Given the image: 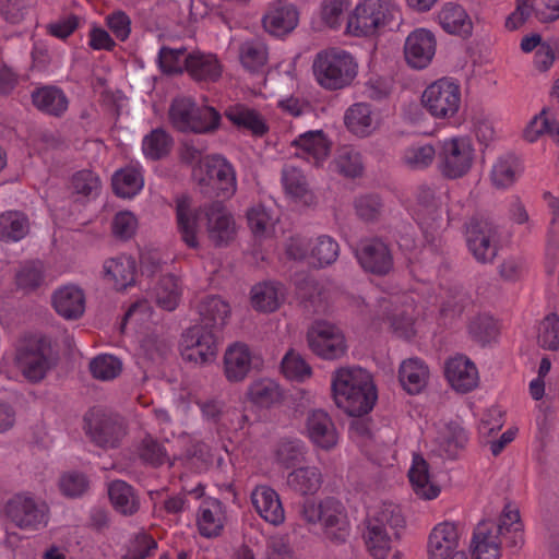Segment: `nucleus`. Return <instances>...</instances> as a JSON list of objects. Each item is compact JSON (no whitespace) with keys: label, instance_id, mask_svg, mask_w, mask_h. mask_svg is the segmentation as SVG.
I'll list each match as a JSON object with an SVG mask.
<instances>
[{"label":"nucleus","instance_id":"obj_1","mask_svg":"<svg viewBox=\"0 0 559 559\" xmlns=\"http://www.w3.org/2000/svg\"><path fill=\"white\" fill-rule=\"evenodd\" d=\"M207 219V235L210 240L217 245H225L230 241L235 234V222L222 204H214L210 212L203 213L192 205L187 197L177 200L176 218L177 228L181 240L192 249L200 245L202 222Z\"/></svg>","mask_w":559,"mask_h":559},{"label":"nucleus","instance_id":"obj_2","mask_svg":"<svg viewBox=\"0 0 559 559\" xmlns=\"http://www.w3.org/2000/svg\"><path fill=\"white\" fill-rule=\"evenodd\" d=\"M332 394L337 407L350 416L369 413L378 399L373 378L360 367H342L332 376Z\"/></svg>","mask_w":559,"mask_h":559},{"label":"nucleus","instance_id":"obj_3","mask_svg":"<svg viewBox=\"0 0 559 559\" xmlns=\"http://www.w3.org/2000/svg\"><path fill=\"white\" fill-rule=\"evenodd\" d=\"M401 22L402 10L394 0H360L347 16L346 33L373 38L393 31Z\"/></svg>","mask_w":559,"mask_h":559},{"label":"nucleus","instance_id":"obj_4","mask_svg":"<svg viewBox=\"0 0 559 559\" xmlns=\"http://www.w3.org/2000/svg\"><path fill=\"white\" fill-rule=\"evenodd\" d=\"M312 71L322 88L338 91L354 83L359 66L350 52L341 48H329L316 55Z\"/></svg>","mask_w":559,"mask_h":559},{"label":"nucleus","instance_id":"obj_5","mask_svg":"<svg viewBox=\"0 0 559 559\" xmlns=\"http://www.w3.org/2000/svg\"><path fill=\"white\" fill-rule=\"evenodd\" d=\"M419 100L433 120L452 123L459 120L463 107L462 86L452 78H441L424 88Z\"/></svg>","mask_w":559,"mask_h":559},{"label":"nucleus","instance_id":"obj_6","mask_svg":"<svg viewBox=\"0 0 559 559\" xmlns=\"http://www.w3.org/2000/svg\"><path fill=\"white\" fill-rule=\"evenodd\" d=\"M476 147L467 134H452L438 141L439 174L449 180L466 177L476 162Z\"/></svg>","mask_w":559,"mask_h":559},{"label":"nucleus","instance_id":"obj_7","mask_svg":"<svg viewBox=\"0 0 559 559\" xmlns=\"http://www.w3.org/2000/svg\"><path fill=\"white\" fill-rule=\"evenodd\" d=\"M302 518L310 524H321L328 538L343 542L349 535V522L342 503L328 498L320 502L307 500L304 503Z\"/></svg>","mask_w":559,"mask_h":559},{"label":"nucleus","instance_id":"obj_8","mask_svg":"<svg viewBox=\"0 0 559 559\" xmlns=\"http://www.w3.org/2000/svg\"><path fill=\"white\" fill-rule=\"evenodd\" d=\"M192 176L202 187L216 191L223 199L236 191V176L231 165L222 156H205L193 167Z\"/></svg>","mask_w":559,"mask_h":559},{"label":"nucleus","instance_id":"obj_9","mask_svg":"<svg viewBox=\"0 0 559 559\" xmlns=\"http://www.w3.org/2000/svg\"><path fill=\"white\" fill-rule=\"evenodd\" d=\"M173 126L181 131L209 132L218 127L219 114L212 107H197L190 98H177L169 109Z\"/></svg>","mask_w":559,"mask_h":559},{"label":"nucleus","instance_id":"obj_10","mask_svg":"<svg viewBox=\"0 0 559 559\" xmlns=\"http://www.w3.org/2000/svg\"><path fill=\"white\" fill-rule=\"evenodd\" d=\"M396 532L393 516L383 511L379 516L370 518L364 533L365 546L373 559H403V554L394 548Z\"/></svg>","mask_w":559,"mask_h":559},{"label":"nucleus","instance_id":"obj_11","mask_svg":"<svg viewBox=\"0 0 559 559\" xmlns=\"http://www.w3.org/2000/svg\"><path fill=\"white\" fill-rule=\"evenodd\" d=\"M4 514L15 526L25 531H38L49 522L48 506L27 492L9 499L4 506Z\"/></svg>","mask_w":559,"mask_h":559},{"label":"nucleus","instance_id":"obj_12","mask_svg":"<svg viewBox=\"0 0 559 559\" xmlns=\"http://www.w3.org/2000/svg\"><path fill=\"white\" fill-rule=\"evenodd\" d=\"M307 343L316 356L326 360L338 359L347 352L343 331L328 320H316L310 325L307 332Z\"/></svg>","mask_w":559,"mask_h":559},{"label":"nucleus","instance_id":"obj_13","mask_svg":"<svg viewBox=\"0 0 559 559\" xmlns=\"http://www.w3.org/2000/svg\"><path fill=\"white\" fill-rule=\"evenodd\" d=\"M218 340L214 330L204 325L188 329L180 342V353L185 360L195 365H209L216 359Z\"/></svg>","mask_w":559,"mask_h":559},{"label":"nucleus","instance_id":"obj_14","mask_svg":"<svg viewBox=\"0 0 559 559\" xmlns=\"http://www.w3.org/2000/svg\"><path fill=\"white\" fill-rule=\"evenodd\" d=\"M47 352L48 346L43 340L29 337L17 344L12 360L27 380L35 382L41 380L50 367Z\"/></svg>","mask_w":559,"mask_h":559},{"label":"nucleus","instance_id":"obj_15","mask_svg":"<svg viewBox=\"0 0 559 559\" xmlns=\"http://www.w3.org/2000/svg\"><path fill=\"white\" fill-rule=\"evenodd\" d=\"M461 537L460 527L455 522L437 523L428 535V559H467L466 552L459 549Z\"/></svg>","mask_w":559,"mask_h":559},{"label":"nucleus","instance_id":"obj_16","mask_svg":"<svg viewBox=\"0 0 559 559\" xmlns=\"http://www.w3.org/2000/svg\"><path fill=\"white\" fill-rule=\"evenodd\" d=\"M349 438L373 464L385 467L396 462L394 449L383 442H379L364 421H356L349 428Z\"/></svg>","mask_w":559,"mask_h":559},{"label":"nucleus","instance_id":"obj_17","mask_svg":"<svg viewBox=\"0 0 559 559\" xmlns=\"http://www.w3.org/2000/svg\"><path fill=\"white\" fill-rule=\"evenodd\" d=\"M437 37L425 27L412 31L404 41V59L408 67L423 70L430 66L437 52Z\"/></svg>","mask_w":559,"mask_h":559},{"label":"nucleus","instance_id":"obj_18","mask_svg":"<svg viewBox=\"0 0 559 559\" xmlns=\"http://www.w3.org/2000/svg\"><path fill=\"white\" fill-rule=\"evenodd\" d=\"M444 378L449 386L459 394L473 392L480 383L476 364L465 355H455L445 361Z\"/></svg>","mask_w":559,"mask_h":559},{"label":"nucleus","instance_id":"obj_19","mask_svg":"<svg viewBox=\"0 0 559 559\" xmlns=\"http://www.w3.org/2000/svg\"><path fill=\"white\" fill-rule=\"evenodd\" d=\"M466 242L478 262H491L497 254V229L487 219H472L466 228Z\"/></svg>","mask_w":559,"mask_h":559},{"label":"nucleus","instance_id":"obj_20","mask_svg":"<svg viewBox=\"0 0 559 559\" xmlns=\"http://www.w3.org/2000/svg\"><path fill=\"white\" fill-rule=\"evenodd\" d=\"M407 477L414 495L421 500H435L442 491L436 473L420 453L413 454Z\"/></svg>","mask_w":559,"mask_h":559},{"label":"nucleus","instance_id":"obj_21","mask_svg":"<svg viewBox=\"0 0 559 559\" xmlns=\"http://www.w3.org/2000/svg\"><path fill=\"white\" fill-rule=\"evenodd\" d=\"M302 433L316 448L324 451L333 450L340 442V433L333 420L321 409L308 414Z\"/></svg>","mask_w":559,"mask_h":559},{"label":"nucleus","instance_id":"obj_22","mask_svg":"<svg viewBox=\"0 0 559 559\" xmlns=\"http://www.w3.org/2000/svg\"><path fill=\"white\" fill-rule=\"evenodd\" d=\"M501 538L491 520L481 521L474 528L468 552L471 559H500L502 555Z\"/></svg>","mask_w":559,"mask_h":559},{"label":"nucleus","instance_id":"obj_23","mask_svg":"<svg viewBox=\"0 0 559 559\" xmlns=\"http://www.w3.org/2000/svg\"><path fill=\"white\" fill-rule=\"evenodd\" d=\"M299 23L297 8L287 0L272 3L263 16V27L276 37H283L293 32Z\"/></svg>","mask_w":559,"mask_h":559},{"label":"nucleus","instance_id":"obj_24","mask_svg":"<svg viewBox=\"0 0 559 559\" xmlns=\"http://www.w3.org/2000/svg\"><path fill=\"white\" fill-rule=\"evenodd\" d=\"M296 155L319 167L330 155L332 143L321 130L307 131L293 141Z\"/></svg>","mask_w":559,"mask_h":559},{"label":"nucleus","instance_id":"obj_25","mask_svg":"<svg viewBox=\"0 0 559 559\" xmlns=\"http://www.w3.org/2000/svg\"><path fill=\"white\" fill-rule=\"evenodd\" d=\"M397 380L404 392L409 395L420 394L428 386L430 369L418 357L403 359L397 369Z\"/></svg>","mask_w":559,"mask_h":559},{"label":"nucleus","instance_id":"obj_26","mask_svg":"<svg viewBox=\"0 0 559 559\" xmlns=\"http://www.w3.org/2000/svg\"><path fill=\"white\" fill-rule=\"evenodd\" d=\"M223 365L229 382H241L255 365V357L246 344L234 343L226 348Z\"/></svg>","mask_w":559,"mask_h":559},{"label":"nucleus","instance_id":"obj_27","mask_svg":"<svg viewBox=\"0 0 559 559\" xmlns=\"http://www.w3.org/2000/svg\"><path fill=\"white\" fill-rule=\"evenodd\" d=\"M437 22L449 35L464 39L473 35L474 24L472 17L460 4L444 3L437 13Z\"/></svg>","mask_w":559,"mask_h":559},{"label":"nucleus","instance_id":"obj_28","mask_svg":"<svg viewBox=\"0 0 559 559\" xmlns=\"http://www.w3.org/2000/svg\"><path fill=\"white\" fill-rule=\"evenodd\" d=\"M344 124L353 135L367 138L379 128L380 119L369 104L356 103L346 109Z\"/></svg>","mask_w":559,"mask_h":559},{"label":"nucleus","instance_id":"obj_29","mask_svg":"<svg viewBox=\"0 0 559 559\" xmlns=\"http://www.w3.org/2000/svg\"><path fill=\"white\" fill-rule=\"evenodd\" d=\"M103 273L105 281L115 289H127L135 284V260L126 254L107 259L103 264Z\"/></svg>","mask_w":559,"mask_h":559},{"label":"nucleus","instance_id":"obj_30","mask_svg":"<svg viewBox=\"0 0 559 559\" xmlns=\"http://www.w3.org/2000/svg\"><path fill=\"white\" fill-rule=\"evenodd\" d=\"M251 502L259 515L272 525L285 521V511L277 492L269 486H258L251 493Z\"/></svg>","mask_w":559,"mask_h":559},{"label":"nucleus","instance_id":"obj_31","mask_svg":"<svg viewBox=\"0 0 559 559\" xmlns=\"http://www.w3.org/2000/svg\"><path fill=\"white\" fill-rule=\"evenodd\" d=\"M226 523V511L217 499H205L199 507L197 513V526L199 533L204 537L218 536Z\"/></svg>","mask_w":559,"mask_h":559},{"label":"nucleus","instance_id":"obj_32","mask_svg":"<svg viewBox=\"0 0 559 559\" xmlns=\"http://www.w3.org/2000/svg\"><path fill=\"white\" fill-rule=\"evenodd\" d=\"M282 397V389L275 380L259 378L248 385L243 404L252 408H267L278 403Z\"/></svg>","mask_w":559,"mask_h":559},{"label":"nucleus","instance_id":"obj_33","mask_svg":"<svg viewBox=\"0 0 559 559\" xmlns=\"http://www.w3.org/2000/svg\"><path fill=\"white\" fill-rule=\"evenodd\" d=\"M360 265L368 272L385 274L392 267V257L385 243L380 240L365 242L356 252Z\"/></svg>","mask_w":559,"mask_h":559},{"label":"nucleus","instance_id":"obj_34","mask_svg":"<svg viewBox=\"0 0 559 559\" xmlns=\"http://www.w3.org/2000/svg\"><path fill=\"white\" fill-rule=\"evenodd\" d=\"M392 333L403 340H412L424 330V319L420 311L414 305H407L402 309H395L389 318Z\"/></svg>","mask_w":559,"mask_h":559},{"label":"nucleus","instance_id":"obj_35","mask_svg":"<svg viewBox=\"0 0 559 559\" xmlns=\"http://www.w3.org/2000/svg\"><path fill=\"white\" fill-rule=\"evenodd\" d=\"M52 306L57 313L67 320L80 318L85 310V296L75 285H67L52 295Z\"/></svg>","mask_w":559,"mask_h":559},{"label":"nucleus","instance_id":"obj_36","mask_svg":"<svg viewBox=\"0 0 559 559\" xmlns=\"http://www.w3.org/2000/svg\"><path fill=\"white\" fill-rule=\"evenodd\" d=\"M495 524L498 528V537L503 536L509 547L520 548L524 545V524L520 510L515 506L506 504L498 518V523Z\"/></svg>","mask_w":559,"mask_h":559},{"label":"nucleus","instance_id":"obj_37","mask_svg":"<svg viewBox=\"0 0 559 559\" xmlns=\"http://www.w3.org/2000/svg\"><path fill=\"white\" fill-rule=\"evenodd\" d=\"M187 72L198 81H216L222 75V64L213 53H189Z\"/></svg>","mask_w":559,"mask_h":559},{"label":"nucleus","instance_id":"obj_38","mask_svg":"<svg viewBox=\"0 0 559 559\" xmlns=\"http://www.w3.org/2000/svg\"><path fill=\"white\" fill-rule=\"evenodd\" d=\"M144 186L142 168L128 166L115 173L112 176V189L120 198H133Z\"/></svg>","mask_w":559,"mask_h":559},{"label":"nucleus","instance_id":"obj_39","mask_svg":"<svg viewBox=\"0 0 559 559\" xmlns=\"http://www.w3.org/2000/svg\"><path fill=\"white\" fill-rule=\"evenodd\" d=\"M284 298V290L280 284L265 282L257 284L251 289V305L261 312L275 311Z\"/></svg>","mask_w":559,"mask_h":559},{"label":"nucleus","instance_id":"obj_40","mask_svg":"<svg viewBox=\"0 0 559 559\" xmlns=\"http://www.w3.org/2000/svg\"><path fill=\"white\" fill-rule=\"evenodd\" d=\"M282 183L286 194L296 203L310 204L312 193L302 173L294 166L286 165L282 174Z\"/></svg>","mask_w":559,"mask_h":559},{"label":"nucleus","instance_id":"obj_41","mask_svg":"<svg viewBox=\"0 0 559 559\" xmlns=\"http://www.w3.org/2000/svg\"><path fill=\"white\" fill-rule=\"evenodd\" d=\"M201 324L209 329H216L225 324L229 313V305L219 297L212 296L201 301L199 305Z\"/></svg>","mask_w":559,"mask_h":559},{"label":"nucleus","instance_id":"obj_42","mask_svg":"<svg viewBox=\"0 0 559 559\" xmlns=\"http://www.w3.org/2000/svg\"><path fill=\"white\" fill-rule=\"evenodd\" d=\"M521 170V165L515 156H501L492 165L491 182L500 189L509 188L516 181Z\"/></svg>","mask_w":559,"mask_h":559},{"label":"nucleus","instance_id":"obj_43","mask_svg":"<svg viewBox=\"0 0 559 559\" xmlns=\"http://www.w3.org/2000/svg\"><path fill=\"white\" fill-rule=\"evenodd\" d=\"M29 230L28 218L21 212L8 211L0 215V239L4 241H19Z\"/></svg>","mask_w":559,"mask_h":559},{"label":"nucleus","instance_id":"obj_44","mask_svg":"<svg viewBox=\"0 0 559 559\" xmlns=\"http://www.w3.org/2000/svg\"><path fill=\"white\" fill-rule=\"evenodd\" d=\"M109 499L114 508L123 514H133L139 509V499L130 485L115 480L108 487Z\"/></svg>","mask_w":559,"mask_h":559},{"label":"nucleus","instance_id":"obj_45","mask_svg":"<svg viewBox=\"0 0 559 559\" xmlns=\"http://www.w3.org/2000/svg\"><path fill=\"white\" fill-rule=\"evenodd\" d=\"M287 483L302 495L313 493L321 487L322 474L316 466L299 467L288 474Z\"/></svg>","mask_w":559,"mask_h":559},{"label":"nucleus","instance_id":"obj_46","mask_svg":"<svg viewBox=\"0 0 559 559\" xmlns=\"http://www.w3.org/2000/svg\"><path fill=\"white\" fill-rule=\"evenodd\" d=\"M34 105L45 112L60 115L68 108V99L62 91L56 87H41L32 95Z\"/></svg>","mask_w":559,"mask_h":559},{"label":"nucleus","instance_id":"obj_47","mask_svg":"<svg viewBox=\"0 0 559 559\" xmlns=\"http://www.w3.org/2000/svg\"><path fill=\"white\" fill-rule=\"evenodd\" d=\"M226 117L236 126L250 130L255 135L266 132L265 121L254 110L237 105L226 110Z\"/></svg>","mask_w":559,"mask_h":559},{"label":"nucleus","instance_id":"obj_48","mask_svg":"<svg viewBox=\"0 0 559 559\" xmlns=\"http://www.w3.org/2000/svg\"><path fill=\"white\" fill-rule=\"evenodd\" d=\"M181 287L178 278L173 275L164 276L154 288L156 304L168 311L175 310L180 301Z\"/></svg>","mask_w":559,"mask_h":559},{"label":"nucleus","instance_id":"obj_49","mask_svg":"<svg viewBox=\"0 0 559 559\" xmlns=\"http://www.w3.org/2000/svg\"><path fill=\"white\" fill-rule=\"evenodd\" d=\"M239 60L250 72H260L267 62L265 45L259 40L245 41L239 49Z\"/></svg>","mask_w":559,"mask_h":559},{"label":"nucleus","instance_id":"obj_50","mask_svg":"<svg viewBox=\"0 0 559 559\" xmlns=\"http://www.w3.org/2000/svg\"><path fill=\"white\" fill-rule=\"evenodd\" d=\"M284 377L290 381L305 382L312 376V369L306 359L294 349L285 354L281 362Z\"/></svg>","mask_w":559,"mask_h":559},{"label":"nucleus","instance_id":"obj_51","mask_svg":"<svg viewBox=\"0 0 559 559\" xmlns=\"http://www.w3.org/2000/svg\"><path fill=\"white\" fill-rule=\"evenodd\" d=\"M437 441L449 456H454L466 444L467 433L461 424L450 423L441 428Z\"/></svg>","mask_w":559,"mask_h":559},{"label":"nucleus","instance_id":"obj_52","mask_svg":"<svg viewBox=\"0 0 559 559\" xmlns=\"http://www.w3.org/2000/svg\"><path fill=\"white\" fill-rule=\"evenodd\" d=\"M338 245L331 237L321 236L311 242L309 264L313 266H325L336 260Z\"/></svg>","mask_w":559,"mask_h":559},{"label":"nucleus","instance_id":"obj_53","mask_svg":"<svg viewBox=\"0 0 559 559\" xmlns=\"http://www.w3.org/2000/svg\"><path fill=\"white\" fill-rule=\"evenodd\" d=\"M170 136L162 129H155L142 141V151L146 158L159 159L167 155L171 147Z\"/></svg>","mask_w":559,"mask_h":559},{"label":"nucleus","instance_id":"obj_54","mask_svg":"<svg viewBox=\"0 0 559 559\" xmlns=\"http://www.w3.org/2000/svg\"><path fill=\"white\" fill-rule=\"evenodd\" d=\"M435 159L438 163V145L435 147L431 144L409 146L403 155L404 163L413 169L427 168Z\"/></svg>","mask_w":559,"mask_h":559},{"label":"nucleus","instance_id":"obj_55","mask_svg":"<svg viewBox=\"0 0 559 559\" xmlns=\"http://www.w3.org/2000/svg\"><path fill=\"white\" fill-rule=\"evenodd\" d=\"M536 338L544 349L557 350L559 348V318L557 314L550 313L537 324Z\"/></svg>","mask_w":559,"mask_h":559},{"label":"nucleus","instance_id":"obj_56","mask_svg":"<svg viewBox=\"0 0 559 559\" xmlns=\"http://www.w3.org/2000/svg\"><path fill=\"white\" fill-rule=\"evenodd\" d=\"M248 224L257 238H266L274 235L276 218L263 206H253L248 212Z\"/></svg>","mask_w":559,"mask_h":559},{"label":"nucleus","instance_id":"obj_57","mask_svg":"<svg viewBox=\"0 0 559 559\" xmlns=\"http://www.w3.org/2000/svg\"><path fill=\"white\" fill-rule=\"evenodd\" d=\"M353 0H322L319 16L324 26L337 28L341 26L344 13L350 8Z\"/></svg>","mask_w":559,"mask_h":559},{"label":"nucleus","instance_id":"obj_58","mask_svg":"<svg viewBox=\"0 0 559 559\" xmlns=\"http://www.w3.org/2000/svg\"><path fill=\"white\" fill-rule=\"evenodd\" d=\"M86 423L92 439L103 447H115L123 435L122 428L110 421H103L99 428L93 427L91 418Z\"/></svg>","mask_w":559,"mask_h":559},{"label":"nucleus","instance_id":"obj_59","mask_svg":"<svg viewBox=\"0 0 559 559\" xmlns=\"http://www.w3.org/2000/svg\"><path fill=\"white\" fill-rule=\"evenodd\" d=\"M93 376L100 380H111L120 374L122 370L121 361L111 355H99L90 364Z\"/></svg>","mask_w":559,"mask_h":559},{"label":"nucleus","instance_id":"obj_60","mask_svg":"<svg viewBox=\"0 0 559 559\" xmlns=\"http://www.w3.org/2000/svg\"><path fill=\"white\" fill-rule=\"evenodd\" d=\"M189 55L186 49L162 48L159 51V66L163 72L179 73L188 70Z\"/></svg>","mask_w":559,"mask_h":559},{"label":"nucleus","instance_id":"obj_61","mask_svg":"<svg viewBox=\"0 0 559 559\" xmlns=\"http://www.w3.org/2000/svg\"><path fill=\"white\" fill-rule=\"evenodd\" d=\"M306 452L301 441H284L275 452V460L281 466L288 468L300 462Z\"/></svg>","mask_w":559,"mask_h":559},{"label":"nucleus","instance_id":"obj_62","mask_svg":"<svg viewBox=\"0 0 559 559\" xmlns=\"http://www.w3.org/2000/svg\"><path fill=\"white\" fill-rule=\"evenodd\" d=\"M152 319L153 310L148 306L147 301H138L127 311L123 318L122 330L126 331L128 329H135L138 326L145 325L151 322Z\"/></svg>","mask_w":559,"mask_h":559},{"label":"nucleus","instance_id":"obj_63","mask_svg":"<svg viewBox=\"0 0 559 559\" xmlns=\"http://www.w3.org/2000/svg\"><path fill=\"white\" fill-rule=\"evenodd\" d=\"M43 283V265L39 262L25 264L16 274V285L23 290H32Z\"/></svg>","mask_w":559,"mask_h":559},{"label":"nucleus","instance_id":"obj_64","mask_svg":"<svg viewBox=\"0 0 559 559\" xmlns=\"http://www.w3.org/2000/svg\"><path fill=\"white\" fill-rule=\"evenodd\" d=\"M140 457L154 466H158L168 461L167 452L162 444L151 436L145 437L139 447Z\"/></svg>","mask_w":559,"mask_h":559}]
</instances>
